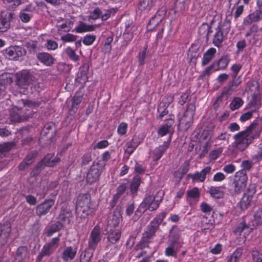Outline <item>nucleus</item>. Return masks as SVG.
Returning <instances> with one entry per match:
<instances>
[{"label":"nucleus","instance_id":"nucleus-1","mask_svg":"<svg viewBox=\"0 0 262 262\" xmlns=\"http://www.w3.org/2000/svg\"><path fill=\"white\" fill-rule=\"evenodd\" d=\"M255 125V123H252L245 130L234 135V141L233 143V145L235 150L244 151L252 141L258 137V134L253 129Z\"/></svg>","mask_w":262,"mask_h":262},{"label":"nucleus","instance_id":"nucleus-2","mask_svg":"<svg viewBox=\"0 0 262 262\" xmlns=\"http://www.w3.org/2000/svg\"><path fill=\"white\" fill-rule=\"evenodd\" d=\"M164 192L160 190L157 192L155 195L146 194L139 206L135 211V216L138 219L146 210L151 211L157 210L163 200Z\"/></svg>","mask_w":262,"mask_h":262},{"label":"nucleus","instance_id":"nucleus-3","mask_svg":"<svg viewBox=\"0 0 262 262\" xmlns=\"http://www.w3.org/2000/svg\"><path fill=\"white\" fill-rule=\"evenodd\" d=\"M95 210V206L91 200L90 194H81L77 199L76 213L77 219L82 220L91 214Z\"/></svg>","mask_w":262,"mask_h":262},{"label":"nucleus","instance_id":"nucleus-4","mask_svg":"<svg viewBox=\"0 0 262 262\" xmlns=\"http://www.w3.org/2000/svg\"><path fill=\"white\" fill-rule=\"evenodd\" d=\"M24 108L20 109L17 107H14L11 109L9 112V119L12 123L20 122L27 120L32 116L31 112L26 113L25 107H35L39 105V103L31 100H23Z\"/></svg>","mask_w":262,"mask_h":262},{"label":"nucleus","instance_id":"nucleus-5","mask_svg":"<svg viewBox=\"0 0 262 262\" xmlns=\"http://www.w3.org/2000/svg\"><path fill=\"white\" fill-rule=\"evenodd\" d=\"M35 77L29 71L23 70L15 74V83L17 86V91L20 94H25L28 86L34 83Z\"/></svg>","mask_w":262,"mask_h":262},{"label":"nucleus","instance_id":"nucleus-6","mask_svg":"<svg viewBox=\"0 0 262 262\" xmlns=\"http://www.w3.org/2000/svg\"><path fill=\"white\" fill-rule=\"evenodd\" d=\"M195 111L194 104L193 103L189 104L186 111L179 121V127L184 130H187L192 123Z\"/></svg>","mask_w":262,"mask_h":262},{"label":"nucleus","instance_id":"nucleus-7","mask_svg":"<svg viewBox=\"0 0 262 262\" xmlns=\"http://www.w3.org/2000/svg\"><path fill=\"white\" fill-rule=\"evenodd\" d=\"M105 165V163L101 161L94 163L87 173L86 178L87 183L91 184L97 181L104 169Z\"/></svg>","mask_w":262,"mask_h":262},{"label":"nucleus","instance_id":"nucleus-8","mask_svg":"<svg viewBox=\"0 0 262 262\" xmlns=\"http://www.w3.org/2000/svg\"><path fill=\"white\" fill-rule=\"evenodd\" d=\"M2 53L6 58L16 61L26 54V51L22 47L14 46L5 49L2 51Z\"/></svg>","mask_w":262,"mask_h":262},{"label":"nucleus","instance_id":"nucleus-9","mask_svg":"<svg viewBox=\"0 0 262 262\" xmlns=\"http://www.w3.org/2000/svg\"><path fill=\"white\" fill-rule=\"evenodd\" d=\"M248 177L246 171L239 170L234 176L233 182L234 191L236 192H240L245 189L247 185Z\"/></svg>","mask_w":262,"mask_h":262},{"label":"nucleus","instance_id":"nucleus-10","mask_svg":"<svg viewBox=\"0 0 262 262\" xmlns=\"http://www.w3.org/2000/svg\"><path fill=\"white\" fill-rule=\"evenodd\" d=\"M102 238L101 228L97 225L94 227L91 232L88 238V248L90 249L95 250Z\"/></svg>","mask_w":262,"mask_h":262},{"label":"nucleus","instance_id":"nucleus-11","mask_svg":"<svg viewBox=\"0 0 262 262\" xmlns=\"http://www.w3.org/2000/svg\"><path fill=\"white\" fill-rule=\"evenodd\" d=\"M14 14L9 11L1 12L0 15V32H5L10 28V21L13 17Z\"/></svg>","mask_w":262,"mask_h":262},{"label":"nucleus","instance_id":"nucleus-12","mask_svg":"<svg viewBox=\"0 0 262 262\" xmlns=\"http://www.w3.org/2000/svg\"><path fill=\"white\" fill-rule=\"evenodd\" d=\"M174 123V116L170 115L169 118L167 119L165 123L161 126L158 131L160 136H164L168 134H172L173 132V125Z\"/></svg>","mask_w":262,"mask_h":262},{"label":"nucleus","instance_id":"nucleus-13","mask_svg":"<svg viewBox=\"0 0 262 262\" xmlns=\"http://www.w3.org/2000/svg\"><path fill=\"white\" fill-rule=\"evenodd\" d=\"M54 205L52 199L46 200L43 202L38 205L36 207V213L38 216L47 214Z\"/></svg>","mask_w":262,"mask_h":262},{"label":"nucleus","instance_id":"nucleus-14","mask_svg":"<svg viewBox=\"0 0 262 262\" xmlns=\"http://www.w3.org/2000/svg\"><path fill=\"white\" fill-rule=\"evenodd\" d=\"M56 129L55 124L52 122H49L45 124L41 132V138H46V140H51L55 136Z\"/></svg>","mask_w":262,"mask_h":262},{"label":"nucleus","instance_id":"nucleus-15","mask_svg":"<svg viewBox=\"0 0 262 262\" xmlns=\"http://www.w3.org/2000/svg\"><path fill=\"white\" fill-rule=\"evenodd\" d=\"M172 100V97L168 96L167 98L163 99L162 102L159 104L158 106L159 115L157 116V118L162 119L168 113L167 107Z\"/></svg>","mask_w":262,"mask_h":262},{"label":"nucleus","instance_id":"nucleus-16","mask_svg":"<svg viewBox=\"0 0 262 262\" xmlns=\"http://www.w3.org/2000/svg\"><path fill=\"white\" fill-rule=\"evenodd\" d=\"M11 232V226L7 223L0 226V246L6 244Z\"/></svg>","mask_w":262,"mask_h":262},{"label":"nucleus","instance_id":"nucleus-17","mask_svg":"<svg viewBox=\"0 0 262 262\" xmlns=\"http://www.w3.org/2000/svg\"><path fill=\"white\" fill-rule=\"evenodd\" d=\"M122 221V216L119 210H115L108 217L107 228H112L118 226ZM108 230V229H107Z\"/></svg>","mask_w":262,"mask_h":262},{"label":"nucleus","instance_id":"nucleus-18","mask_svg":"<svg viewBox=\"0 0 262 262\" xmlns=\"http://www.w3.org/2000/svg\"><path fill=\"white\" fill-rule=\"evenodd\" d=\"M210 171L211 167L207 166L200 172L197 171L194 174H188V177L191 178L193 182H204L206 179V174L209 173Z\"/></svg>","mask_w":262,"mask_h":262},{"label":"nucleus","instance_id":"nucleus-19","mask_svg":"<svg viewBox=\"0 0 262 262\" xmlns=\"http://www.w3.org/2000/svg\"><path fill=\"white\" fill-rule=\"evenodd\" d=\"M170 142V141H165L162 145L154 149L152 152V159L154 161H158L162 157L168 148Z\"/></svg>","mask_w":262,"mask_h":262},{"label":"nucleus","instance_id":"nucleus-20","mask_svg":"<svg viewBox=\"0 0 262 262\" xmlns=\"http://www.w3.org/2000/svg\"><path fill=\"white\" fill-rule=\"evenodd\" d=\"M262 20V10H256L248 15L244 20L245 25H249L253 22H257Z\"/></svg>","mask_w":262,"mask_h":262},{"label":"nucleus","instance_id":"nucleus-21","mask_svg":"<svg viewBox=\"0 0 262 262\" xmlns=\"http://www.w3.org/2000/svg\"><path fill=\"white\" fill-rule=\"evenodd\" d=\"M72 213L68 207L62 208L59 215V221L62 223V225L69 224L72 218Z\"/></svg>","mask_w":262,"mask_h":262},{"label":"nucleus","instance_id":"nucleus-22","mask_svg":"<svg viewBox=\"0 0 262 262\" xmlns=\"http://www.w3.org/2000/svg\"><path fill=\"white\" fill-rule=\"evenodd\" d=\"M77 247L75 246H69L66 248L62 254V258L68 261L73 260L77 253Z\"/></svg>","mask_w":262,"mask_h":262},{"label":"nucleus","instance_id":"nucleus-23","mask_svg":"<svg viewBox=\"0 0 262 262\" xmlns=\"http://www.w3.org/2000/svg\"><path fill=\"white\" fill-rule=\"evenodd\" d=\"M56 24L57 32L59 34L62 35L63 33L69 32L73 25V22L69 19L59 22Z\"/></svg>","mask_w":262,"mask_h":262},{"label":"nucleus","instance_id":"nucleus-24","mask_svg":"<svg viewBox=\"0 0 262 262\" xmlns=\"http://www.w3.org/2000/svg\"><path fill=\"white\" fill-rule=\"evenodd\" d=\"M37 59L46 66H51L54 63V58L49 53L41 52L37 55Z\"/></svg>","mask_w":262,"mask_h":262},{"label":"nucleus","instance_id":"nucleus-25","mask_svg":"<svg viewBox=\"0 0 262 262\" xmlns=\"http://www.w3.org/2000/svg\"><path fill=\"white\" fill-rule=\"evenodd\" d=\"M230 58L228 55L222 56L218 60H216L213 62V63H214V67L215 68L214 71L225 69L227 67Z\"/></svg>","mask_w":262,"mask_h":262},{"label":"nucleus","instance_id":"nucleus-26","mask_svg":"<svg viewBox=\"0 0 262 262\" xmlns=\"http://www.w3.org/2000/svg\"><path fill=\"white\" fill-rule=\"evenodd\" d=\"M216 50L214 48L208 49L204 54L202 60V66L207 65L214 57Z\"/></svg>","mask_w":262,"mask_h":262},{"label":"nucleus","instance_id":"nucleus-27","mask_svg":"<svg viewBox=\"0 0 262 262\" xmlns=\"http://www.w3.org/2000/svg\"><path fill=\"white\" fill-rule=\"evenodd\" d=\"M179 248L177 242L172 240L170 241L169 246L166 248L165 254L167 256H173L177 257Z\"/></svg>","mask_w":262,"mask_h":262},{"label":"nucleus","instance_id":"nucleus-28","mask_svg":"<svg viewBox=\"0 0 262 262\" xmlns=\"http://www.w3.org/2000/svg\"><path fill=\"white\" fill-rule=\"evenodd\" d=\"M158 224L151 221L147 227V230L143 234V237L146 240L152 238L155 235L156 230L159 228Z\"/></svg>","mask_w":262,"mask_h":262},{"label":"nucleus","instance_id":"nucleus-29","mask_svg":"<svg viewBox=\"0 0 262 262\" xmlns=\"http://www.w3.org/2000/svg\"><path fill=\"white\" fill-rule=\"evenodd\" d=\"M16 257L21 262L29 258V253L26 246L19 247L16 252Z\"/></svg>","mask_w":262,"mask_h":262},{"label":"nucleus","instance_id":"nucleus-30","mask_svg":"<svg viewBox=\"0 0 262 262\" xmlns=\"http://www.w3.org/2000/svg\"><path fill=\"white\" fill-rule=\"evenodd\" d=\"M110 230L107 233V241L112 243L115 244L120 238L121 232L118 229L112 230V228H108Z\"/></svg>","mask_w":262,"mask_h":262},{"label":"nucleus","instance_id":"nucleus-31","mask_svg":"<svg viewBox=\"0 0 262 262\" xmlns=\"http://www.w3.org/2000/svg\"><path fill=\"white\" fill-rule=\"evenodd\" d=\"M260 31H262V28L259 29L257 25H253L245 34V36L248 37L250 35H252L253 39L254 40L253 43H255L256 41L258 40V36L260 35Z\"/></svg>","mask_w":262,"mask_h":262},{"label":"nucleus","instance_id":"nucleus-32","mask_svg":"<svg viewBox=\"0 0 262 262\" xmlns=\"http://www.w3.org/2000/svg\"><path fill=\"white\" fill-rule=\"evenodd\" d=\"M219 26L220 25H218V27L216 29V32L215 33L213 39V43L217 47H220L221 46L224 38L225 37L222 28Z\"/></svg>","mask_w":262,"mask_h":262},{"label":"nucleus","instance_id":"nucleus-33","mask_svg":"<svg viewBox=\"0 0 262 262\" xmlns=\"http://www.w3.org/2000/svg\"><path fill=\"white\" fill-rule=\"evenodd\" d=\"M139 143L137 141V138L133 137L132 140L126 143L125 146V152L130 156L139 145Z\"/></svg>","mask_w":262,"mask_h":262},{"label":"nucleus","instance_id":"nucleus-34","mask_svg":"<svg viewBox=\"0 0 262 262\" xmlns=\"http://www.w3.org/2000/svg\"><path fill=\"white\" fill-rule=\"evenodd\" d=\"M96 26V25H87L83 22L80 21L79 25L75 28V30L77 33L90 32L95 30Z\"/></svg>","mask_w":262,"mask_h":262},{"label":"nucleus","instance_id":"nucleus-35","mask_svg":"<svg viewBox=\"0 0 262 262\" xmlns=\"http://www.w3.org/2000/svg\"><path fill=\"white\" fill-rule=\"evenodd\" d=\"M94 251L88 247L85 249L80 255V262H91V258L93 256Z\"/></svg>","mask_w":262,"mask_h":262},{"label":"nucleus","instance_id":"nucleus-36","mask_svg":"<svg viewBox=\"0 0 262 262\" xmlns=\"http://www.w3.org/2000/svg\"><path fill=\"white\" fill-rule=\"evenodd\" d=\"M80 72L78 74L77 77L76 79L77 82L80 84H85L88 80V77L87 76V72L88 71V66H84L82 68H80Z\"/></svg>","mask_w":262,"mask_h":262},{"label":"nucleus","instance_id":"nucleus-37","mask_svg":"<svg viewBox=\"0 0 262 262\" xmlns=\"http://www.w3.org/2000/svg\"><path fill=\"white\" fill-rule=\"evenodd\" d=\"M54 251V250L50 247L47 244H45L41 249V251L37 257L36 261H41L43 257L50 256Z\"/></svg>","mask_w":262,"mask_h":262},{"label":"nucleus","instance_id":"nucleus-38","mask_svg":"<svg viewBox=\"0 0 262 262\" xmlns=\"http://www.w3.org/2000/svg\"><path fill=\"white\" fill-rule=\"evenodd\" d=\"M252 229L253 228L250 223L247 225L245 222H244L240 223L236 226L234 232L235 233H241V232L245 231V234H249L251 232Z\"/></svg>","mask_w":262,"mask_h":262},{"label":"nucleus","instance_id":"nucleus-39","mask_svg":"<svg viewBox=\"0 0 262 262\" xmlns=\"http://www.w3.org/2000/svg\"><path fill=\"white\" fill-rule=\"evenodd\" d=\"M190 0H177L176 3V11L182 12L188 9Z\"/></svg>","mask_w":262,"mask_h":262},{"label":"nucleus","instance_id":"nucleus-40","mask_svg":"<svg viewBox=\"0 0 262 262\" xmlns=\"http://www.w3.org/2000/svg\"><path fill=\"white\" fill-rule=\"evenodd\" d=\"M126 188L127 186L125 184H122L118 187L117 192L116 194L114 195L112 202L111 203L112 207L116 205L121 195L125 191Z\"/></svg>","mask_w":262,"mask_h":262},{"label":"nucleus","instance_id":"nucleus-41","mask_svg":"<svg viewBox=\"0 0 262 262\" xmlns=\"http://www.w3.org/2000/svg\"><path fill=\"white\" fill-rule=\"evenodd\" d=\"M253 196V195L251 193H246L244 194L240 202L241 207L242 209L247 208L248 206L250 205Z\"/></svg>","mask_w":262,"mask_h":262},{"label":"nucleus","instance_id":"nucleus-42","mask_svg":"<svg viewBox=\"0 0 262 262\" xmlns=\"http://www.w3.org/2000/svg\"><path fill=\"white\" fill-rule=\"evenodd\" d=\"M250 224L252 228L262 225V209H258L255 212Z\"/></svg>","mask_w":262,"mask_h":262},{"label":"nucleus","instance_id":"nucleus-43","mask_svg":"<svg viewBox=\"0 0 262 262\" xmlns=\"http://www.w3.org/2000/svg\"><path fill=\"white\" fill-rule=\"evenodd\" d=\"M141 183V178L139 175L134 177L130 184V190L132 193H136Z\"/></svg>","mask_w":262,"mask_h":262},{"label":"nucleus","instance_id":"nucleus-44","mask_svg":"<svg viewBox=\"0 0 262 262\" xmlns=\"http://www.w3.org/2000/svg\"><path fill=\"white\" fill-rule=\"evenodd\" d=\"M200 197V192L199 189L196 187L193 188L191 190L187 192V201H198Z\"/></svg>","mask_w":262,"mask_h":262},{"label":"nucleus","instance_id":"nucleus-45","mask_svg":"<svg viewBox=\"0 0 262 262\" xmlns=\"http://www.w3.org/2000/svg\"><path fill=\"white\" fill-rule=\"evenodd\" d=\"M210 25L207 23H203L199 29V33L200 35H205L207 40H208L209 35L212 33Z\"/></svg>","mask_w":262,"mask_h":262},{"label":"nucleus","instance_id":"nucleus-46","mask_svg":"<svg viewBox=\"0 0 262 262\" xmlns=\"http://www.w3.org/2000/svg\"><path fill=\"white\" fill-rule=\"evenodd\" d=\"M45 164L47 166L52 167L54 166L57 162L59 161V158L55 157L53 159L51 154H48L43 159Z\"/></svg>","mask_w":262,"mask_h":262},{"label":"nucleus","instance_id":"nucleus-47","mask_svg":"<svg viewBox=\"0 0 262 262\" xmlns=\"http://www.w3.org/2000/svg\"><path fill=\"white\" fill-rule=\"evenodd\" d=\"M153 6L152 0H143L140 4L139 9L148 12Z\"/></svg>","mask_w":262,"mask_h":262},{"label":"nucleus","instance_id":"nucleus-48","mask_svg":"<svg viewBox=\"0 0 262 262\" xmlns=\"http://www.w3.org/2000/svg\"><path fill=\"white\" fill-rule=\"evenodd\" d=\"M65 53L71 60L74 62L79 60V56L76 54L75 51L70 47H68L65 49Z\"/></svg>","mask_w":262,"mask_h":262},{"label":"nucleus","instance_id":"nucleus-49","mask_svg":"<svg viewBox=\"0 0 262 262\" xmlns=\"http://www.w3.org/2000/svg\"><path fill=\"white\" fill-rule=\"evenodd\" d=\"M210 194L213 198L220 199L223 197L224 192L221 190L220 187L212 186L208 190Z\"/></svg>","mask_w":262,"mask_h":262},{"label":"nucleus","instance_id":"nucleus-50","mask_svg":"<svg viewBox=\"0 0 262 262\" xmlns=\"http://www.w3.org/2000/svg\"><path fill=\"white\" fill-rule=\"evenodd\" d=\"M63 227L62 223L57 222L52 224L48 229L47 234L48 236H51L55 232L60 230Z\"/></svg>","mask_w":262,"mask_h":262},{"label":"nucleus","instance_id":"nucleus-51","mask_svg":"<svg viewBox=\"0 0 262 262\" xmlns=\"http://www.w3.org/2000/svg\"><path fill=\"white\" fill-rule=\"evenodd\" d=\"M243 249L241 248H237L229 257L227 262H237L241 257Z\"/></svg>","mask_w":262,"mask_h":262},{"label":"nucleus","instance_id":"nucleus-52","mask_svg":"<svg viewBox=\"0 0 262 262\" xmlns=\"http://www.w3.org/2000/svg\"><path fill=\"white\" fill-rule=\"evenodd\" d=\"M244 101L239 97H235L230 104V107L232 111L239 108L243 105Z\"/></svg>","mask_w":262,"mask_h":262},{"label":"nucleus","instance_id":"nucleus-53","mask_svg":"<svg viewBox=\"0 0 262 262\" xmlns=\"http://www.w3.org/2000/svg\"><path fill=\"white\" fill-rule=\"evenodd\" d=\"M45 166H47L45 164L44 162H43V160H41L36 165L35 167L31 172V175L33 177L37 176Z\"/></svg>","mask_w":262,"mask_h":262},{"label":"nucleus","instance_id":"nucleus-54","mask_svg":"<svg viewBox=\"0 0 262 262\" xmlns=\"http://www.w3.org/2000/svg\"><path fill=\"white\" fill-rule=\"evenodd\" d=\"M163 16H161L159 12H158L149 20L147 26H150L152 25H153L154 26H157L159 24V23L161 22Z\"/></svg>","mask_w":262,"mask_h":262},{"label":"nucleus","instance_id":"nucleus-55","mask_svg":"<svg viewBox=\"0 0 262 262\" xmlns=\"http://www.w3.org/2000/svg\"><path fill=\"white\" fill-rule=\"evenodd\" d=\"M14 146L15 143L14 142H8L0 144V153L7 152Z\"/></svg>","mask_w":262,"mask_h":262},{"label":"nucleus","instance_id":"nucleus-56","mask_svg":"<svg viewBox=\"0 0 262 262\" xmlns=\"http://www.w3.org/2000/svg\"><path fill=\"white\" fill-rule=\"evenodd\" d=\"M258 151L256 154L252 156V159L255 162H258L262 160V140L261 142L258 145Z\"/></svg>","mask_w":262,"mask_h":262},{"label":"nucleus","instance_id":"nucleus-57","mask_svg":"<svg viewBox=\"0 0 262 262\" xmlns=\"http://www.w3.org/2000/svg\"><path fill=\"white\" fill-rule=\"evenodd\" d=\"M24 46L28 49L30 52L34 53L36 51L37 42L33 40H29L25 42Z\"/></svg>","mask_w":262,"mask_h":262},{"label":"nucleus","instance_id":"nucleus-58","mask_svg":"<svg viewBox=\"0 0 262 262\" xmlns=\"http://www.w3.org/2000/svg\"><path fill=\"white\" fill-rule=\"evenodd\" d=\"M60 236L61 234H59L57 237L53 238L50 242L46 243V244H47L52 249L55 250L59 245Z\"/></svg>","mask_w":262,"mask_h":262},{"label":"nucleus","instance_id":"nucleus-59","mask_svg":"<svg viewBox=\"0 0 262 262\" xmlns=\"http://www.w3.org/2000/svg\"><path fill=\"white\" fill-rule=\"evenodd\" d=\"M102 10L99 7H96L95 9L91 12L90 18L92 19L95 20L101 18Z\"/></svg>","mask_w":262,"mask_h":262},{"label":"nucleus","instance_id":"nucleus-60","mask_svg":"<svg viewBox=\"0 0 262 262\" xmlns=\"http://www.w3.org/2000/svg\"><path fill=\"white\" fill-rule=\"evenodd\" d=\"M96 40V36L94 35H86L83 39V43L86 46H90Z\"/></svg>","mask_w":262,"mask_h":262},{"label":"nucleus","instance_id":"nucleus-61","mask_svg":"<svg viewBox=\"0 0 262 262\" xmlns=\"http://www.w3.org/2000/svg\"><path fill=\"white\" fill-rule=\"evenodd\" d=\"M253 162L250 160H243L241 163V167H242V169L241 170H244L246 172L247 170H250L253 166Z\"/></svg>","mask_w":262,"mask_h":262},{"label":"nucleus","instance_id":"nucleus-62","mask_svg":"<svg viewBox=\"0 0 262 262\" xmlns=\"http://www.w3.org/2000/svg\"><path fill=\"white\" fill-rule=\"evenodd\" d=\"M82 95L80 93H76L73 99L72 106L74 108H77L78 105L81 102Z\"/></svg>","mask_w":262,"mask_h":262},{"label":"nucleus","instance_id":"nucleus-63","mask_svg":"<svg viewBox=\"0 0 262 262\" xmlns=\"http://www.w3.org/2000/svg\"><path fill=\"white\" fill-rule=\"evenodd\" d=\"M215 69L214 63H212L209 66L207 67L203 71H202L200 77L201 78H204L206 76H209L211 71H214Z\"/></svg>","mask_w":262,"mask_h":262},{"label":"nucleus","instance_id":"nucleus-64","mask_svg":"<svg viewBox=\"0 0 262 262\" xmlns=\"http://www.w3.org/2000/svg\"><path fill=\"white\" fill-rule=\"evenodd\" d=\"M127 124L125 122L121 123L117 128V133L119 135L121 136H123L126 134L127 128Z\"/></svg>","mask_w":262,"mask_h":262}]
</instances>
